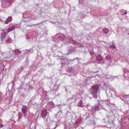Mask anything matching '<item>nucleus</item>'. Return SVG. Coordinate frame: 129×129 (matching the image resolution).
<instances>
[{"mask_svg": "<svg viewBox=\"0 0 129 129\" xmlns=\"http://www.w3.org/2000/svg\"><path fill=\"white\" fill-rule=\"evenodd\" d=\"M12 19V18L11 17H8L6 20L5 21V23L7 24L8 23L11 21Z\"/></svg>", "mask_w": 129, "mask_h": 129, "instance_id": "obj_4", "label": "nucleus"}, {"mask_svg": "<svg viewBox=\"0 0 129 129\" xmlns=\"http://www.w3.org/2000/svg\"><path fill=\"white\" fill-rule=\"evenodd\" d=\"M1 125V128H2L3 126V125Z\"/></svg>", "mask_w": 129, "mask_h": 129, "instance_id": "obj_11", "label": "nucleus"}, {"mask_svg": "<svg viewBox=\"0 0 129 129\" xmlns=\"http://www.w3.org/2000/svg\"><path fill=\"white\" fill-rule=\"evenodd\" d=\"M15 29V26H12L10 27V28H9L7 30V32L9 33L13 30Z\"/></svg>", "mask_w": 129, "mask_h": 129, "instance_id": "obj_5", "label": "nucleus"}, {"mask_svg": "<svg viewBox=\"0 0 129 129\" xmlns=\"http://www.w3.org/2000/svg\"><path fill=\"white\" fill-rule=\"evenodd\" d=\"M127 13L126 12H125L124 13V15L126 14Z\"/></svg>", "mask_w": 129, "mask_h": 129, "instance_id": "obj_10", "label": "nucleus"}, {"mask_svg": "<svg viewBox=\"0 0 129 129\" xmlns=\"http://www.w3.org/2000/svg\"><path fill=\"white\" fill-rule=\"evenodd\" d=\"M0 128H1V125H0Z\"/></svg>", "mask_w": 129, "mask_h": 129, "instance_id": "obj_13", "label": "nucleus"}, {"mask_svg": "<svg viewBox=\"0 0 129 129\" xmlns=\"http://www.w3.org/2000/svg\"><path fill=\"white\" fill-rule=\"evenodd\" d=\"M27 110V107L25 106H23L22 109V111L24 114H25Z\"/></svg>", "mask_w": 129, "mask_h": 129, "instance_id": "obj_3", "label": "nucleus"}, {"mask_svg": "<svg viewBox=\"0 0 129 129\" xmlns=\"http://www.w3.org/2000/svg\"><path fill=\"white\" fill-rule=\"evenodd\" d=\"M103 32L105 34H107L109 32V30L108 29L106 28H105L103 29Z\"/></svg>", "mask_w": 129, "mask_h": 129, "instance_id": "obj_6", "label": "nucleus"}, {"mask_svg": "<svg viewBox=\"0 0 129 129\" xmlns=\"http://www.w3.org/2000/svg\"><path fill=\"white\" fill-rule=\"evenodd\" d=\"M91 88L92 89L95 90V92H94V93H96L97 92L98 87L97 85H96L93 86L91 87Z\"/></svg>", "mask_w": 129, "mask_h": 129, "instance_id": "obj_2", "label": "nucleus"}, {"mask_svg": "<svg viewBox=\"0 0 129 129\" xmlns=\"http://www.w3.org/2000/svg\"><path fill=\"white\" fill-rule=\"evenodd\" d=\"M9 53H7V54L5 53L4 54V55H5V58H7L8 57V56H9Z\"/></svg>", "mask_w": 129, "mask_h": 129, "instance_id": "obj_8", "label": "nucleus"}, {"mask_svg": "<svg viewBox=\"0 0 129 129\" xmlns=\"http://www.w3.org/2000/svg\"><path fill=\"white\" fill-rule=\"evenodd\" d=\"M7 129H10V127L9 126L7 128Z\"/></svg>", "mask_w": 129, "mask_h": 129, "instance_id": "obj_9", "label": "nucleus"}, {"mask_svg": "<svg viewBox=\"0 0 129 129\" xmlns=\"http://www.w3.org/2000/svg\"><path fill=\"white\" fill-rule=\"evenodd\" d=\"M47 114V110H43L41 113V115L43 117H46Z\"/></svg>", "mask_w": 129, "mask_h": 129, "instance_id": "obj_1", "label": "nucleus"}, {"mask_svg": "<svg viewBox=\"0 0 129 129\" xmlns=\"http://www.w3.org/2000/svg\"><path fill=\"white\" fill-rule=\"evenodd\" d=\"M76 59H79L78 58H76Z\"/></svg>", "mask_w": 129, "mask_h": 129, "instance_id": "obj_12", "label": "nucleus"}, {"mask_svg": "<svg viewBox=\"0 0 129 129\" xmlns=\"http://www.w3.org/2000/svg\"><path fill=\"white\" fill-rule=\"evenodd\" d=\"M96 59L98 61H101L102 60V58L100 56H98L96 57Z\"/></svg>", "mask_w": 129, "mask_h": 129, "instance_id": "obj_7", "label": "nucleus"}, {"mask_svg": "<svg viewBox=\"0 0 129 129\" xmlns=\"http://www.w3.org/2000/svg\"><path fill=\"white\" fill-rule=\"evenodd\" d=\"M108 57V56H107V57H106V58H107V57Z\"/></svg>", "mask_w": 129, "mask_h": 129, "instance_id": "obj_14", "label": "nucleus"}]
</instances>
